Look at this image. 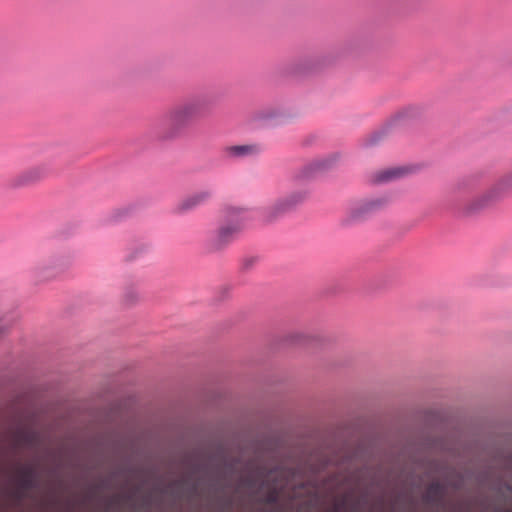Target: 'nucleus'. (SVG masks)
Returning <instances> with one entry per match:
<instances>
[{"mask_svg": "<svg viewBox=\"0 0 512 512\" xmlns=\"http://www.w3.org/2000/svg\"><path fill=\"white\" fill-rule=\"evenodd\" d=\"M245 467L260 479L259 489H266V492L258 499L264 505L277 504L281 494L287 489L291 490L290 495L293 498L316 497L320 489L319 479L313 476L306 481L297 482L303 472H309L305 463L303 466L297 467L285 465L267 467L265 465L253 466V461L249 460L245 463Z\"/></svg>", "mask_w": 512, "mask_h": 512, "instance_id": "1", "label": "nucleus"}, {"mask_svg": "<svg viewBox=\"0 0 512 512\" xmlns=\"http://www.w3.org/2000/svg\"><path fill=\"white\" fill-rule=\"evenodd\" d=\"M211 101L204 96L190 98L174 106L167 114L169 129L159 137L163 140L175 139L196 119L209 114Z\"/></svg>", "mask_w": 512, "mask_h": 512, "instance_id": "2", "label": "nucleus"}, {"mask_svg": "<svg viewBox=\"0 0 512 512\" xmlns=\"http://www.w3.org/2000/svg\"><path fill=\"white\" fill-rule=\"evenodd\" d=\"M141 491V486L133 487L124 494H113L109 497H100L98 502L103 505L104 512L118 511L119 508L128 504L134 512H148L156 499L151 493L143 495L138 503H134L135 496Z\"/></svg>", "mask_w": 512, "mask_h": 512, "instance_id": "3", "label": "nucleus"}, {"mask_svg": "<svg viewBox=\"0 0 512 512\" xmlns=\"http://www.w3.org/2000/svg\"><path fill=\"white\" fill-rule=\"evenodd\" d=\"M14 490L12 498L17 502H22L27 498L28 492L38 489L41 484V474L37 466L33 464L21 465L12 479Z\"/></svg>", "mask_w": 512, "mask_h": 512, "instance_id": "4", "label": "nucleus"}, {"mask_svg": "<svg viewBox=\"0 0 512 512\" xmlns=\"http://www.w3.org/2000/svg\"><path fill=\"white\" fill-rule=\"evenodd\" d=\"M190 476V474H187L175 479L165 487L155 486L153 490L169 496L174 502L184 499L190 500L199 495V484L197 481H192Z\"/></svg>", "mask_w": 512, "mask_h": 512, "instance_id": "5", "label": "nucleus"}, {"mask_svg": "<svg viewBox=\"0 0 512 512\" xmlns=\"http://www.w3.org/2000/svg\"><path fill=\"white\" fill-rule=\"evenodd\" d=\"M448 488L445 481L432 480L425 486L421 494L422 504L436 511L446 510L448 505L446 499Z\"/></svg>", "mask_w": 512, "mask_h": 512, "instance_id": "6", "label": "nucleus"}, {"mask_svg": "<svg viewBox=\"0 0 512 512\" xmlns=\"http://www.w3.org/2000/svg\"><path fill=\"white\" fill-rule=\"evenodd\" d=\"M146 472L144 468L136 467L132 465H127L118 468L114 472H112L109 476L99 478L96 484H91L87 488V493L85 496L86 501H92L96 498L97 494L100 491L107 490L111 488V479L117 476H137Z\"/></svg>", "mask_w": 512, "mask_h": 512, "instance_id": "7", "label": "nucleus"}, {"mask_svg": "<svg viewBox=\"0 0 512 512\" xmlns=\"http://www.w3.org/2000/svg\"><path fill=\"white\" fill-rule=\"evenodd\" d=\"M510 188H512V175L506 177L489 192L471 202L467 207V212L475 213L493 205L500 200L504 193Z\"/></svg>", "mask_w": 512, "mask_h": 512, "instance_id": "8", "label": "nucleus"}, {"mask_svg": "<svg viewBox=\"0 0 512 512\" xmlns=\"http://www.w3.org/2000/svg\"><path fill=\"white\" fill-rule=\"evenodd\" d=\"M340 159V153H334L327 158L313 161L303 166L295 175L297 180H311L318 174L330 170Z\"/></svg>", "mask_w": 512, "mask_h": 512, "instance_id": "9", "label": "nucleus"}, {"mask_svg": "<svg viewBox=\"0 0 512 512\" xmlns=\"http://www.w3.org/2000/svg\"><path fill=\"white\" fill-rule=\"evenodd\" d=\"M429 466L434 468L437 472L447 471L454 479L445 482L449 488L455 491L462 490L466 479H469L474 475L471 470H467L465 473H462L457 471L454 467L448 466L447 464L435 459L429 461Z\"/></svg>", "mask_w": 512, "mask_h": 512, "instance_id": "10", "label": "nucleus"}, {"mask_svg": "<svg viewBox=\"0 0 512 512\" xmlns=\"http://www.w3.org/2000/svg\"><path fill=\"white\" fill-rule=\"evenodd\" d=\"M229 487V484H222L218 479H211L209 481L210 491L217 493L212 508L214 512H231L234 506L233 498L230 495L225 494V489Z\"/></svg>", "mask_w": 512, "mask_h": 512, "instance_id": "11", "label": "nucleus"}, {"mask_svg": "<svg viewBox=\"0 0 512 512\" xmlns=\"http://www.w3.org/2000/svg\"><path fill=\"white\" fill-rule=\"evenodd\" d=\"M16 447L38 448L43 439L41 433L33 428L18 426L13 433Z\"/></svg>", "mask_w": 512, "mask_h": 512, "instance_id": "12", "label": "nucleus"}, {"mask_svg": "<svg viewBox=\"0 0 512 512\" xmlns=\"http://www.w3.org/2000/svg\"><path fill=\"white\" fill-rule=\"evenodd\" d=\"M284 446V440L279 435H268L253 441L257 454H277Z\"/></svg>", "mask_w": 512, "mask_h": 512, "instance_id": "13", "label": "nucleus"}, {"mask_svg": "<svg viewBox=\"0 0 512 512\" xmlns=\"http://www.w3.org/2000/svg\"><path fill=\"white\" fill-rule=\"evenodd\" d=\"M306 196L307 192H297L293 193L285 200L280 201L267 215V221H272L280 214L294 209L299 203H301L306 198Z\"/></svg>", "mask_w": 512, "mask_h": 512, "instance_id": "14", "label": "nucleus"}, {"mask_svg": "<svg viewBox=\"0 0 512 512\" xmlns=\"http://www.w3.org/2000/svg\"><path fill=\"white\" fill-rule=\"evenodd\" d=\"M243 229L241 222L237 221L233 224L222 226L218 230L217 238L213 241L212 247L220 250L225 247L238 233Z\"/></svg>", "mask_w": 512, "mask_h": 512, "instance_id": "15", "label": "nucleus"}, {"mask_svg": "<svg viewBox=\"0 0 512 512\" xmlns=\"http://www.w3.org/2000/svg\"><path fill=\"white\" fill-rule=\"evenodd\" d=\"M388 202L387 198H378L364 202L360 207L351 211L350 218L357 220L365 215L382 208Z\"/></svg>", "mask_w": 512, "mask_h": 512, "instance_id": "16", "label": "nucleus"}, {"mask_svg": "<svg viewBox=\"0 0 512 512\" xmlns=\"http://www.w3.org/2000/svg\"><path fill=\"white\" fill-rule=\"evenodd\" d=\"M421 445L426 450H439L447 453L452 451L444 436H426L422 439Z\"/></svg>", "mask_w": 512, "mask_h": 512, "instance_id": "17", "label": "nucleus"}, {"mask_svg": "<svg viewBox=\"0 0 512 512\" xmlns=\"http://www.w3.org/2000/svg\"><path fill=\"white\" fill-rule=\"evenodd\" d=\"M224 151L229 157L240 158L257 153L258 147L255 144L234 145L225 147Z\"/></svg>", "mask_w": 512, "mask_h": 512, "instance_id": "18", "label": "nucleus"}, {"mask_svg": "<svg viewBox=\"0 0 512 512\" xmlns=\"http://www.w3.org/2000/svg\"><path fill=\"white\" fill-rule=\"evenodd\" d=\"M260 479L250 470L246 476L241 477L238 480V486L246 488L252 492L253 495H258L262 491L266 492V489H259Z\"/></svg>", "mask_w": 512, "mask_h": 512, "instance_id": "19", "label": "nucleus"}, {"mask_svg": "<svg viewBox=\"0 0 512 512\" xmlns=\"http://www.w3.org/2000/svg\"><path fill=\"white\" fill-rule=\"evenodd\" d=\"M411 170L408 167H397L391 168L384 171L379 172L376 175L375 182L383 183L388 182L397 178H400L406 174H408Z\"/></svg>", "mask_w": 512, "mask_h": 512, "instance_id": "20", "label": "nucleus"}, {"mask_svg": "<svg viewBox=\"0 0 512 512\" xmlns=\"http://www.w3.org/2000/svg\"><path fill=\"white\" fill-rule=\"evenodd\" d=\"M209 196L210 193L207 191H203L192 196H189L180 203L178 210L182 212L192 209L193 207L208 199Z\"/></svg>", "mask_w": 512, "mask_h": 512, "instance_id": "21", "label": "nucleus"}, {"mask_svg": "<svg viewBox=\"0 0 512 512\" xmlns=\"http://www.w3.org/2000/svg\"><path fill=\"white\" fill-rule=\"evenodd\" d=\"M223 464V475L224 477H230L236 472V465L242 462L241 457H231L223 456V459L220 461Z\"/></svg>", "mask_w": 512, "mask_h": 512, "instance_id": "22", "label": "nucleus"}, {"mask_svg": "<svg viewBox=\"0 0 512 512\" xmlns=\"http://www.w3.org/2000/svg\"><path fill=\"white\" fill-rule=\"evenodd\" d=\"M42 174H43V172L41 169H38V168L32 169V170L24 173L22 176H20L17 180L16 185L32 183V182L40 179Z\"/></svg>", "mask_w": 512, "mask_h": 512, "instance_id": "23", "label": "nucleus"}, {"mask_svg": "<svg viewBox=\"0 0 512 512\" xmlns=\"http://www.w3.org/2000/svg\"><path fill=\"white\" fill-rule=\"evenodd\" d=\"M216 453L211 454L208 456V459L210 462H213L215 460L221 461L223 459V456H227L225 446L222 442H217L215 445Z\"/></svg>", "mask_w": 512, "mask_h": 512, "instance_id": "24", "label": "nucleus"}, {"mask_svg": "<svg viewBox=\"0 0 512 512\" xmlns=\"http://www.w3.org/2000/svg\"><path fill=\"white\" fill-rule=\"evenodd\" d=\"M387 134L386 130H380V131H376L374 132L367 140V145L368 146H373L375 144H377L381 139H383L385 137V135Z\"/></svg>", "mask_w": 512, "mask_h": 512, "instance_id": "25", "label": "nucleus"}, {"mask_svg": "<svg viewBox=\"0 0 512 512\" xmlns=\"http://www.w3.org/2000/svg\"><path fill=\"white\" fill-rule=\"evenodd\" d=\"M491 477V473L489 470H482L478 472L474 478L478 484L484 485L486 484Z\"/></svg>", "mask_w": 512, "mask_h": 512, "instance_id": "26", "label": "nucleus"}, {"mask_svg": "<svg viewBox=\"0 0 512 512\" xmlns=\"http://www.w3.org/2000/svg\"><path fill=\"white\" fill-rule=\"evenodd\" d=\"M255 261H256L255 257L245 259L243 262V269H245V270L250 269L253 266V264L255 263Z\"/></svg>", "mask_w": 512, "mask_h": 512, "instance_id": "27", "label": "nucleus"}, {"mask_svg": "<svg viewBox=\"0 0 512 512\" xmlns=\"http://www.w3.org/2000/svg\"><path fill=\"white\" fill-rule=\"evenodd\" d=\"M136 298H137V295L135 293L130 292V293L126 294V301L129 303L134 302V300H136Z\"/></svg>", "mask_w": 512, "mask_h": 512, "instance_id": "28", "label": "nucleus"}, {"mask_svg": "<svg viewBox=\"0 0 512 512\" xmlns=\"http://www.w3.org/2000/svg\"><path fill=\"white\" fill-rule=\"evenodd\" d=\"M505 460L507 463L506 467L512 470V452L505 457Z\"/></svg>", "mask_w": 512, "mask_h": 512, "instance_id": "29", "label": "nucleus"}, {"mask_svg": "<svg viewBox=\"0 0 512 512\" xmlns=\"http://www.w3.org/2000/svg\"><path fill=\"white\" fill-rule=\"evenodd\" d=\"M493 512H512V508H504L501 506H497L493 509Z\"/></svg>", "mask_w": 512, "mask_h": 512, "instance_id": "30", "label": "nucleus"}, {"mask_svg": "<svg viewBox=\"0 0 512 512\" xmlns=\"http://www.w3.org/2000/svg\"><path fill=\"white\" fill-rule=\"evenodd\" d=\"M206 467V465H193L192 472L204 471Z\"/></svg>", "mask_w": 512, "mask_h": 512, "instance_id": "31", "label": "nucleus"}, {"mask_svg": "<svg viewBox=\"0 0 512 512\" xmlns=\"http://www.w3.org/2000/svg\"><path fill=\"white\" fill-rule=\"evenodd\" d=\"M9 327H10V326H0V338H1L5 333H7V331L9 330Z\"/></svg>", "mask_w": 512, "mask_h": 512, "instance_id": "32", "label": "nucleus"}, {"mask_svg": "<svg viewBox=\"0 0 512 512\" xmlns=\"http://www.w3.org/2000/svg\"><path fill=\"white\" fill-rule=\"evenodd\" d=\"M503 487H504V489H505L506 491H508V492L512 493V484L507 483V482H504V483H503Z\"/></svg>", "mask_w": 512, "mask_h": 512, "instance_id": "33", "label": "nucleus"}, {"mask_svg": "<svg viewBox=\"0 0 512 512\" xmlns=\"http://www.w3.org/2000/svg\"><path fill=\"white\" fill-rule=\"evenodd\" d=\"M112 446L115 448V449H119L120 447H122V443L120 440H116V441H113L112 442Z\"/></svg>", "mask_w": 512, "mask_h": 512, "instance_id": "34", "label": "nucleus"}, {"mask_svg": "<svg viewBox=\"0 0 512 512\" xmlns=\"http://www.w3.org/2000/svg\"><path fill=\"white\" fill-rule=\"evenodd\" d=\"M397 501H405L407 499V495L406 494H403V493H400L398 496H397Z\"/></svg>", "mask_w": 512, "mask_h": 512, "instance_id": "35", "label": "nucleus"}, {"mask_svg": "<svg viewBox=\"0 0 512 512\" xmlns=\"http://www.w3.org/2000/svg\"><path fill=\"white\" fill-rule=\"evenodd\" d=\"M390 512H403L399 511L394 505L391 507Z\"/></svg>", "mask_w": 512, "mask_h": 512, "instance_id": "36", "label": "nucleus"}, {"mask_svg": "<svg viewBox=\"0 0 512 512\" xmlns=\"http://www.w3.org/2000/svg\"><path fill=\"white\" fill-rule=\"evenodd\" d=\"M228 211H229L230 213H236V212H238V210H236V209H234V208H231V209H229Z\"/></svg>", "mask_w": 512, "mask_h": 512, "instance_id": "37", "label": "nucleus"}, {"mask_svg": "<svg viewBox=\"0 0 512 512\" xmlns=\"http://www.w3.org/2000/svg\"><path fill=\"white\" fill-rule=\"evenodd\" d=\"M51 472H52L53 474H56V473H58V470L55 468V469H52V471H51Z\"/></svg>", "mask_w": 512, "mask_h": 512, "instance_id": "38", "label": "nucleus"}]
</instances>
